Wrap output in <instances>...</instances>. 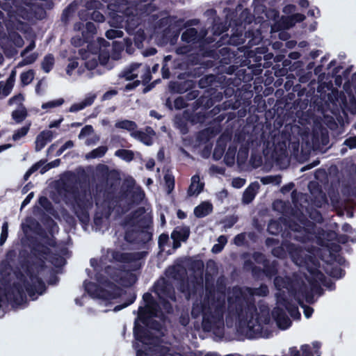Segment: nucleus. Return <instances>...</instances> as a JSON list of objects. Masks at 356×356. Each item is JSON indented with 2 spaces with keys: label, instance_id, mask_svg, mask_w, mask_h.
<instances>
[{
  "label": "nucleus",
  "instance_id": "1",
  "mask_svg": "<svg viewBox=\"0 0 356 356\" xmlns=\"http://www.w3.org/2000/svg\"><path fill=\"white\" fill-rule=\"evenodd\" d=\"M31 253L37 261L24 260L21 263V267L32 283L21 273L24 286L19 282H14L12 286L7 289V300L13 305L19 306L26 302L24 289L31 298H33L36 293L42 295L46 290L45 284L38 274L46 268V260L48 258L54 259L56 254H53L49 248L38 241L32 243Z\"/></svg>",
  "mask_w": 356,
  "mask_h": 356
},
{
  "label": "nucleus",
  "instance_id": "2",
  "mask_svg": "<svg viewBox=\"0 0 356 356\" xmlns=\"http://www.w3.org/2000/svg\"><path fill=\"white\" fill-rule=\"evenodd\" d=\"M207 31L201 30L198 32L195 28L186 29L181 34V40L186 43L193 44H199L198 53L203 57L211 58L214 60L220 59V69L227 74H232L236 70V65L231 64L232 59L236 58V53L231 51L229 47H222L219 49L213 44L216 39L212 37H207Z\"/></svg>",
  "mask_w": 356,
  "mask_h": 356
},
{
  "label": "nucleus",
  "instance_id": "3",
  "mask_svg": "<svg viewBox=\"0 0 356 356\" xmlns=\"http://www.w3.org/2000/svg\"><path fill=\"white\" fill-rule=\"evenodd\" d=\"M309 97L307 89L300 84L293 87L292 91L284 97L277 100L274 107V115H277V121L280 119L281 126L284 121L301 119L309 103Z\"/></svg>",
  "mask_w": 356,
  "mask_h": 356
},
{
  "label": "nucleus",
  "instance_id": "4",
  "mask_svg": "<svg viewBox=\"0 0 356 356\" xmlns=\"http://www.w3.org/2000/svg\"><path fill=\"white\" fill-rule=\"evenodd\" d=\"M105 272L113 282L102 275H97V280L101 284L111 289L112 291L87 280L84 282L86 291L92 297L104 300H111L120 298L122 294V289L115 283L119 284L120 282V279L122 277V272L110 266L106 267Z\"/></svg>",
  "mask_w": 356,
  "mask_h": 356
},
{
  "label": "nucleus",
  "instance_id": "5",
  "mask_svg": "<svg viewBox=\"0 0 356 356\" xmlns=\"http://www.w3.org/2000/svg\"><path fill=\"white\" fill-rule=\"evenodd\" d=\"M63 189L72 196V209L79 220L83 224L88 223L90 220L89 211L93 206L90 193L87 189L80 191L77 184L70 181L63 184Z\"/></svg>",
  "mask_w": 356,
  "mask_h": 356
},
{
  "label": "nucleus",
  "instance_id": "6",
  "mask_svg": "<svg viewBox=\"0 0 356 356\" xmlns=\"http://www.w3.org/2000/svg\"><path fill=\"white\" fill-rule=\"evenodd\" d=\"M236 58H233L232 63L226 65L227 67H229V65H236V70L232 74H228L229 75H232L235 74V77L234 79L232 78H227L225 75H224L225 80L221 81L220 86H218V92H220L222 95V99L225 96L226 98L231 97L234 93V86H238L243 82H248L250 79H252V76L250 74L246 73V70L245 69H239V67H243L248 65L247 61L248 58L243 59L240 58V56H237L236 54Z\"/></svg>",
  "mask_w": 356,
  "mask_h": 356
},
{
  "label": "nucleus",
  "instance_id": "7",
  "mask_svg": "<svg viewBox=\"0 0 356 356\" xmlns=\"http://www.w3.org/2000/svg\"><path fill=\"white\" fill-rule=\"evenodd\" d=\"M191 316L194 318L202 316V327L205 332H210L213 328L214 325L223 318V317L217 316L216 313H213V309L209 305L204 304L203 301L193 304Z\"/></svg>",
  "mask_w": 356,
  "mask_h": 356
},
{
  "label": "nucleus",
  "instance_id": "8",
  "mask_svg": "<svg viewBox=\"0 0 356 356\" xmlns=\"http://www.w3.org/2000/svg\"><path fill=\"white\" fill-rule=\"evenodd\" d=\"M228 307L230 310L234 309L238 316H241L245 309L247 318L250 317L249 320H245L247 326L250 330L252 328L254 325L252 320L254 316L257 314V308L254 303L248 302L244 296L238 294L228 298Z\"/></svg>",
  "mask_w": 356,
  "mask_h": 356
},
{
  "label": "nucleus",
  "instance_id": "9",
  "mask_svg": "<svg viewBox=\"0 0 356 356\" xmlns=\"http://www.w3.org/2000/svg\"><path fill=\"white\" fill-rule=\"evenodd\" d=\"M229 26L232 28L231 35L225 34L222 35L220 39L213 44L218 49V47L224 44L238 46L245 43L246 40V32L245 26L231 25L229 22Z\"/></svg>",
  "mask_w": 356,
  "mask_h": 356
},
{
  "label": "nucleus",
  "instance_id": "10",
  "mask_svg": "<svg viewBox=\"0 0 356 356\" xmlns=\"http://www.w3.org/2000/svg\"><path fill=\"white\" fill-rule=\"evenodd\" d=\"M225 10L227 11L226 18L231 25L245 26L246 24H250L254 19V15L250 10L248 8L243 9L241 3H238L234 10L226 8Z\"/></svg>",
  "mask_w": 356,
  "mask_h": 356
},
{
  "label": "nucleus",
  "instance_id": "11",
  "mask_svg": "<svg viewBox=\"0 0 356 356\" xmlns=\"http://www.w3.org/2000/svg\"><path fill=\"white\" fill-rule=\"evenodd\" d=\"M205 291L206 294L202 301L213 309V313H216L217 316L223 317L225 312V296H218L216 297L213 284H209L207 280L205 284Z\"/></svg>",
  "mask_w": 356,
  "mask_h": 356
},
{
  "label": "nucleus",
  "instance_id": "12",
  "mask_svg": "<svg viewBox=\"0 0 356 356\" xmlns=\"http://www.w3.org/2000/svg\"><path fill=\"white\" fill-rule=\"evenodd\" d=\"M104 8L103 3L99 0H89L85 3V10L79 13L80 19L87 20L90 19L96 22H103L105 19L99 10Z\"/></svg>",
  "mask_w": 356,
  "mask_h": 356
},
{
  "label": "nucleus",
  "instance_id": "13",
  "mask_svg": "<svg viewBox=\"0 0 356 356\" xmlns=\"http://www.w3.org/2000/svg\"><path fill=\"white\" fill-rule=\"evenodd\" d=\"M301 247L288 241H282V244L272 249V254L279 259H285L287 253L293 260H298L302 257Z\"/></svg>",
  "mask_w": 356,
  "mask_h": 356
},
{
  "label": "nucleus",
  "instance_id": "14",
  "mask_svg": "<svg viewBox=\"0 0 356 356\" xmlns=\"http://www.w3.org/2000/svg\"><path fill=\"white\" fill-rule=\"evenodd\" d=\"M221 100L222 95L220 92H218V88H210L206 90L203 95L195 100L194 107L196 109L201 108L206 111Z\"/></svg>",
  "mask_w": 356,
  "mask_h": 356
},
{
  "label": "nucleus",
  "instance_id": "15",
  "mask_svg": "<svg viewBox=\"0 0 356 356\" xmlns=\"http://www.w3.org/2000/svg\"><path fill=\"white\" fill-rule=\"evenodd\" d=\"M303 262L314 280L320 281L325 286H330L329 283L326 282V277L319 270L320 263L316 258L311 255H306Z\"/></svg>",
  "mask_w": 356,
  "mask_h": 356
},
{
  "label": "nucleus",
  "instance_id": "16",
  "mask_svg": "<svg viewBox=\"0 0 356 356\" xmlns=\"http://www.w3.org/2000/svg\"><path fill=\"white\" fill-rule=\"evenodd\" d=\"M220 64L221 63L219 61V65L218 67L219 74H218L217 75L207 74L202 76L198 81V86L200 88H205L206 90H209L210 88H218V86H220L219 84H220L221 81H223V80H225L223 74H227V72L221 70Z\"/></svg>",
  "mask_w": 356,
  "mask_h": 356
},
{
  "label": "nucleus",
  "instance_id": "17",
  "mask_svg": "<svg viewBox=\"0 0 356 356\" xmlns=\"http://www.w3.org/2000/svg\"><path fill=\"white\" fill-rule=\"evenodd\" d=\"M143 300L145 302V306H140L138 307V314H151L152 315L157 316L161 312L159 305L150 293H145L143 296Z\"/></svg>",
  "mask_w": 356,
  "mask_h": 356
},
{
  "label": "nucleus",
  "instance_id": "18",
  "mask_svg": "<svg viewBox=\"0 0 356 356\" xmlns=\"http://www.w3.org/2000/svg\"><path fill=\"white\" fill-rule=\"evenodd\" d=\"M155 292L159 295V298H168L176 301V295L174 287L171 283L165 280L157 282L154 284Z\"/></svg>",
  "mask_w": 356,
  "mask_h": 356
},
{
  "label": "nucleus",
  "instance_id": "19",
  "mask_svg": "<svg viewBox=\"0 0 356 356\" xmlns=\"http://www.w3.org/2000/svg\"><path fill=\"white\" fill-rule=\"evenodd\" d=\"M145 254L144 252H122L118 250H113L111 257L115 261L122 264H130L140 260Z\"/></svg>",
  "mask_w": 356,
  "mask_h": 356
},
{
  "label": "nucleus",
  "instance_id": "20",
  "mask_svg": "<svg viewBox=\"0 0 356 356\" xmlns=\"http://www.w3.org/2000/svg\"><path fill=\"white\" fill-rule=\"evenodd\" d=\"M138 318L134 322V335L136 340L144 344L151 343L154 339L153 334L144 325H140Z\"/></svg>",
  "mask_w": 356,
  "mask_h": 356
},
{
  "label": "nucleus",
  "instance_id": "21",
  "mask_svg": "<svg viewBox=\"0 0 356 356\" xmlns=\"http://www.w3.org/2000/svg\"><path fill=\"white\" fill-rule=\"evenodd\" d=\"M149 222L147 216L138 220V243L146 244L152 239V232L147 230Z\"/></svg>",
  "mask_w": 356,
  "mask_h": 356
},
{
  "label": "nucleus",
  "instance_id": "22",
  "mask_svg": "<svg viewBox=\"0 0 356 356\" xmlns=\"http://www.w3.org/2000/svg\"><path fill=\"white\" fill-rule=\"evenodd\" d=\"M96 33L97 29L94 23L88 22L85 25V29L81 33L82 38H79L77 39L73 38L72 44L76 47H79L84 43L90 42Z\"/></svg>",
  "mask_w": 356,
  "mask_h": 356
},
{
  "label": "nucleus",
  "instance_id": "23",
  "mask_svg": "<svg viewBox=\"0 0 356 356\" xmlns=\"http://www.w3.org/2000/svg\"><path fill=\"white\" fill-rule=\"evenodd\" d=\"M272 316L276 322L277 327L281 330H286L292 324L291 321L286 315L284 310L279 307L273 309L272 311Z\"/></svg>",
  "mask_w": 356,
  "mask_h": 356
},
{
  "label": "nucleus",
  "instance_id": "24",
  "mask_svg": "<svg viewBox=\"0 0 356 356\" xmlns=\"http://www.w3.org/2000/svg\"><path fill=\"white\" fill-rule=\"evenodd\" d=\"M221 110V106L220 105H217L215 106L213 109L211 110L208 113H205L204 112H198L191 115L189 120L193 124H196L198 123L202 124L205 122L207 118L209 117L213 118L218 115Z\"/></svg>",
  "mask_w": 356,
  "mask_h": 356
},
{
  "label": "nucleus",
  "instance_id": "25",
  "mask_svg": "<svg viewBox=\"0 0 356 356\" xmlns=\"http://www.w3.org/2000/svg\"><path fill=\"white\" fill-rule=\"evenodd\" d=\"M130 134L131 137L138 140L144 145L149 146L153 144V139L150 135H155V131L152 127H147L146 133L140 130H136Z\"/></svg>",
  "mask_w": 356,
  "mask_h": 356
},
{
  "label": "nucleus",
  "instance_id": "26",
  "mask_svg": "<svg viewBox=\"0 0 356 356\" xmlns=\"http://www.w3.org/2000/svg\"><path fill=\"white\" fill-rule=\"evenodd\" d=\"M157 316L158 315L154 316L151 314H138V320L147 327L156 331H160L162 328L161 323L153 318Z\"/></svg>",
  "mask_w": 356,
  "mask_h": 356
},
{
  "label": "nucleus",
  "instance_id": "27",
  "mask_svg": "<svg viewBox=\"0 0 356 356\" xmlns=\"http://www.w3.org/2000/svg\"><path fill=\"white\" fill-rule=\"evenodd\" d=\"M277 302L285 308L293 318L297 319L300 318L301 315L298 306L286 297H282L278 299Z\"/></svg>",
  "mask_w": 356,
  "mask_h": 356
},
{
  "label": "nucleus",
  "instance_id": "28",
  "mask_svg": "<svg viewBox=\"0 0 356 356\" xmlns=\"http://www.w3.org/2000/svg\"><path fill=\"white\" fill-rule=\"evenodd\" d=\"M54 138V134L50 130L41 131L35 139V151L39 152L42 149L48 142L51 141Z\"/></svg>",
  "mask_w": 356,
  "mask_h": 356
},
{
  "label": "nucleus",
  "instance_id": "29",
  "mask_svg": "<svg viewBox=\"0 0 356 356\" xmlns=\"http://www.w3.org/2000/svg\"><path fill=\"white\" fill-rule=\"evenodd\" d=\"M16 73V70H13L6 82L0 81V95L3 97H7L11 92L15 85Z\"/></svg>",
  "mask_w": 356,
  "mask_h": 356
},
{
  "label": "nucleus",
  "instance_id": "30",
  "mask_svg": "<svg viewBox=\"0 0 356 356\" xmlns=\"http://www.w3.org/2000/svg\"><path fill=\"white\" fill-rule=\"evenodd\" d=\"M308 290L306 285L302 284L299 287H296L294 284H291L289 289V292L294 299L297 301L300 306H302L304 303V298L305 291Z\"/></svg>",
  "mask_w": 356,
  "mask_h": 356
},
{
  "label": "nucleus",
  "instance_id": "31",
  "mask_svg": "<svg viewBox=\"0 0 356 356\" xmlns=\"http://www.w3.org/2000/svg\"><path fill=\"white\" fill-rule=\"evenodd\" d=\"M289 228L291 231L294 232L293 236H290L291 238L298 241L305 243L307 241L308 236L305 233L306 229L297 222H293L289 225Z\"/></svg>",
  "mask_w": 356,
  "mask_h": 356
},
{
  "label": "nucleus",
  "instance_id": "32",
  "mask_svg": "<svg viewBox=\"0 0 356 356\" xmlns=\"http://www.w3.org/2000/svg\"><path fill=\"white\" fill-rule=\"evenodd\" d=\"M204 184L200 182V176L195 175L191 178V183L188 187L187 193L188 196L199 195L204 189Z\"/></svg>",
  "mask_w": 356,
  "mask_h": 356
},
{
  "label": "nucleus",
  "instance_id": "33",
  "mask_svg": "<svg viewBox=\"0 0 356 356\" xmlns=\"http://www.w3.org/2000/svg\"><path fill=\"white\" fill-rule=\"evenodd\" d=\"M227 22L229 20L225 17V22L220 21V19H214L213 22L211 27V32L213 33V38H216L215 37L220 36L223 33L226 32L228 30L229 24L227 25Z\"/></svg>",
  "mask_w": 356,
  "mask_h": 356
},
{
  "label": "nucleus",
  "instance_id": "34",
  "mask_svg": "<svg viewBox=\"0 0 356 356\" xmlns=\"http://www.w3.org/2000/svg\"><path fill=\"white\" fill-rule=\"evenodd\" d=\"M278 267L279 263L277 260L270 261L268 259L267 262L263 265L264 275L266 277L272 279L278 274Z\"/></svg>",
  "mask_w": 356,
  "mask_h": 356
},
{
  "label": "nucleus",
  "instance_id": "35",
  "mask_svg": "<svg viewBox=\"0 0 356 356\" xmlns=\"http://www.w3.org/2000/svg\"><path fill=\"white\" fill-rule=\"evenodd\" d=\"M190 228L188 226H177L171 233V237H174L182 242H186L190 236Z\"/></svg>",
  "mask_w": 356,
  "mask_h": 356
},
{
  "label": "nucleus",
  "instance_id": "36",
  "mask_svg": "<svg viewBox=\"0 0 356 356\" xmlns=\"http://www.w3.org/2000/svg\"><path fill=\"white\" fill-rule=\"evenodd\" d=\"M195 87V83L192 80H185L180 82H175L173 90L177 93L183 94Z\"/></svg>",
  "mask_w": 356,
  "mask_h": 356
},
{
  "label": "nucleus",
  "instance_id": "37",
  "mask_svg": "<svg viewBox=\"0 0 356 356\" xmlns=\"http://www.w3.org/2000/svg\"><path fill=\"white\" fill-rule=\"evenodd\" d=\"M213 206L211 203L204 202L194 209V215L199 218H204L211 213Z\"/></svg>",
  "mask_w": 356,
  "mask_h": 356
},
{
  "label": "nucleus",
  "instance_id": "38",
  "mask_svg": "<svg viewBox=\"0 0 356 356\" xmlns=\"http://www.w3.org/2000/svg\"><path fill=\"white\" fill-rule=\"evenodd\" d=\"M120 280V282L118 284L119 285L124 288H129L136 284V282L138 280V278L136 275L131 271H127L126 273H122V277Z\"/></svg>",
  "mask_w": 356,
  "mask_h": 356
},
{
  "label": "nucleus",
  "instance_id": "39",
  "mask_svg": "<svg viewBox=\"0 0 356 356\" xmlns=\"http://www.w3.org/2000/svg\"><path fill=\"white\" fill-rule=\"evenodd\" d=\"M95 97V95L89 96L86 97L82 102L79 103L73 104L69 108V111L74 113L81 111L87 106H91L93 104Z\"/></svg>",
  "mask_w": 356,
  "mask_h": 356
},
{
  "label": "nucleus",
  "instance_id": "40",
  "mask_svg": "<svg viewBox=\"0 0 356 356\" xmlns=\"http://www.w3.org/2000/svg\"><path fill=\"white\" fill-rule=\"evenodd\" d=\"M163 179L165 181V185L167 188L168 193H172V191L175 188V177L172 175V172L170 170L168 169L166 170V172L164 174Z\"/></svg>",
  "mask_w": 356,
  "mask_h": 356
},
{
  "label": "nucleus",
  "instance_id": "41",
  "mask_svg": "<svg viewBox=\"0 0 356 356\" xmlns=\"http://www.w3.org/2000/svg\"><path fill=\"white\" fill-rule=\"evenodd\" d=\"M55 59L51 54L46 55L41 63V67L43 71L46 73H49L54 67Z\"/></svg>",
  "mask_w": 356,
  "mask_h": 356
},
{
  "label": "nucleus",
  "instance_id": "42",
  "mask_svg": "<svg viewBox=\"0 0 356 356\" xmlns=\"http://www.w3.org/2000/svg\"><path fill=\"white\" fill-rule=\"evenodd\" d=\"M115 127L133 132L136 131L137 124L134 121L123 120L116 122Z\"/></svg>",
  "mask_w": 356,
  "mask_h": 356
},
{
  "label": "nucleus",
  "instance_id": "43",
  "mask_svg": "<svg viewBox=\"0 0 356 356\" xmlns=\"http://www.w3.org/2000/svg\"><path fill=\"white\" fill-rule=\"evenodd\" d=\"M115 156L120 158L121 159L130 162L134 159V153L132 150L125 149H120L115 151Z\"/></svg>",
  "mask_w": 356,
  "mask_h": 356
},
{
  "label": "nucleus",
  "instance_id": "44",
  "mask_svg": "<svg viewBox=\"0 0 356 356\" xmlns=\"http://www.w3.org/2000/svg\"><path fill=\"white\" fill-rule=\"evenodd\" d=\"M11 115L12 118L16 123H21L26 119L28 115V113L26 108L22 107L21 109H16L13 111Z\"/></svg>",
  "mask_w": 356,
  "mask_h": 356
},
{
  "label": "nucleus",
  "instance_id": "45",
  "mask_svg": "<svg viewBox=\"0 0 356 356\" xmlns=\"http://www.w3.org/2000/svg\"><path fill=\"white\" fill-rule=\"evenodd\" d=\"M267 231L272 235H278L282 231V225L279 221L271 220L268 225Z\"/></svg>",
  "mask_w": 356,
  "mask_h": 356
},
{
  "label": "nucleus",
  "instance_id": "46",
  "mask_svg": "<svg viewBox=\"0 0 356 356\" xmlns=\"http://www.w3.org/2000/svg\"><path fill=\"white\" fill-rule=\"evenodd\" d=\"M108 150L106 146H99L94 149H92L90 152H89L86 157L88 159H96L101 158L105 155Z\"/></svg>",
  "mask_w": 356,
  "mask_h": 356
},
{
  "label": "nucleus",
  "instance_id": "47",
  "mask_svg": "<svg viewBox=\"0 0 356 356\" xmlns=\"http://www.w3.org/2000/svg\"><path fill=\"white\" fill-rule=\"evenodd\" d=\"M34 70H29L26 72H23L20 74V81L23 86H27L32 82L34 79Z\"/></svg>",
  "mask_w": 356,
  "mask_h": 356
},
{
  "label": "nucleus",
  "instance_id": "48",
  "mask_svg": "<svg viewBox=\"0 0 356 356\" xmlns=\"http://www.w3.org/2000/svg\"><path fill=\"white\" fill-rule=\"evenodd\" d=\"M136 299V294L135 292L129 293L126 301L122 304L116 305L114 308V311H115V312L120 311V310L131 305V304H133L135 302Z\"/></svg>",
  "mask_w": 356,
  "mask_h": 356
},
{
  "label": "nucleus",
  "instance_id": "49",
  "mask_svg": "<svg viewBox=\"0 0 356 356\" xmlns=\"http://www.w3.org/2000/svg\"><path fill=\"white\" fill-rule=\"evenodd\" d=\"M256 192L250 186H248L243 192L242 200L245 204H250L254 199Z\"/></svg>",
  "mask_w": 356,
  "mask_h": 356
},
{
  "label": "nucleus",
  "instance_id": "50",
  "mask_svg": "<svg viewBox=\"0 0 356 356\" xmlns=\"http://www.w3.org/2000/svg\"><path fill=\"white\" fill-rule=\"evenodd\" d=\"M30 126L31 123L15 130L12 137L13 140L17 141L25 136L30 129Z\"/></svg>",
  "mask_w": 356,
  "mask_h": 356
},
{
  "label": "nucleus",
  "instance_id": "51",
  "mask_svg": "<svg viewBox=\"0 0 356 356\" xmlns=\"http://www.w3.org/2000/svg\"><path fill=\"white\" fill-rule=\"evenodd\" d=\"M172 60V56L168 55L164 57L163 61V66L161 68L162 77L164 79H169L170 77V68L168 65V62Z\"/></svg>",
  "mask_w": 356,
  "mask_h": 356
},
{
  "label": "nucleus",
  "instance_id": "52",
  "mask_svg": "<svg viewBox=\"0 0 356 356\" xmlns=\"http://www.w3.org/2000/svg\"><path fill=\"white\" fill-rule=\"evenodd\" d=\"M124 239L131 243H138V229L127 230L124 234Z\"/></svg>",
  "mask_w": 356,
  "mask_h": 356
},
{
  "label": "nucleus",
  "instance_id": "53",
  "mask_svg": "<svg viewBox=\"0 0 356 356\" xmlns=\"http://www.w3.org/2000/svg\"><path fill=\"white\" fill-rule=\"evenodd\" d=\"M134 68L131 67L124 70L120 74V77L124 78L127 81H132L138 77V74L134 72Z\"/></svg>",
  "mask_w": 356,
  "mask_h": 356
},
{
  "label": "nucleus",
  "instance_id": "54",
  "mask_svg": "<svg viewBox=\"0 0 356 356\" xmlns=\"http://www.w3.org/2000/svg\"><path fill=\"white\" fill-rule=\"evenodd\" d=\"M145 213V209L143 207H140L134 210L130 214L131 220H137V226L138 227V220L142 218Z\"/></svg>",
  "mask_w": 356,
  "mask_h": 356
},
{
  "label": "nucleus",
  "instance_id": "55",
  "mask_svg": "<svg viewBox=\"0 0 356 356\" xmlns=\"http://www.w3.org/2000/svg\"><path fill=\"white\" fill-rule=\"evenodd\" d=\"M327 273L332 277L339 279V278L343 277L345 275L346 272L341 268H340L339 266H335V267L331 268L330 272H328Z\"/></svg>",
  "mask_w": 356,
  "mask_h": 356
},
{
  "label": "nucleus",
  "instance_id": "56",
  "mask_svg": "<svg viewBox=\"0 0 356 356\" xmlns=\"http://www.w3.org/2000/svg\"><path fill=\"white\" fill-rule=\"evenodd\" d=\"M75 12V6L70 3L63 11L61 19L63 21H67Z\"/></svg>",
  "mask_w": 356,
  "mask_h": 356
},
{
  "label": "nucleus",
  "instance_id": "57",
  "mask_svg": "<svg viewBox=\"0 0 356 356\" xmlns=\"http://www.w3.org/2000/svg\"><path fill=\"white\" fill-rule=\"evenodd\" d=\"M38 58L37 53H32L29 56H26L18 64V67H22L33 63Z\"/></svg>",
  "mask_w": 356,
  "mask_h": 356
},
{
  "label": "nucleus",
  "instance_id": "58",
  "mask_svg": "<svg viewBox=\"0 0 356 356\" xmlns=\"http://www.w3.org/2000/svg\"><path fill=\"white\" fill-rule=\"evenodd\" d=\"M63 103L64 99L63 98L57 99L55 100L47 102L46 103H43L42 105V108L47 109L55 108L61 106Z\"/></svg>",
  "mask_w": 356,
  "mask_h": 356
},
{
  "label": "nucleus",
  "instance_id": "59",
  "mask_svg": "<svg viewBox=\"0 0 356 356\" xmlns=\"http://www.w3.org/2000/svg\"><path fill=\"white\" fill-rule=\"evenodd\" d=\"M309 217L318 223H321L323 221V218L321 213L316 209H311V211L309 212Z\"/></svg>",
  "mask_w": 356,
  "mask_h": 356
},
{
  "label": "nucleus",
  "instance_id": "60",
  "mask_svg": "<svg viewBox=\"0 0 356 356\" xmlns=\"http://www.w3.org/2000/svg\"><path fill=\"white\" fill-rule=\"evenodd\" d=\"M252 257L258 264L264 265L268 261L266 255L261 252H254L252 254Z\"/></svg>",
  "mask_w": 356,
  "mask_h": 356
},
{
  "label": "nucleus",
  "instance_id": "61",
  "mask_svg": "<svg viewBox=\"0 0 356 356\" xmlns=\"http://www.w3.org/2000/svg\"><path fill=\"white\" fill-rule=\"evenodd\" d=\"M105 35L108 39L113 40L115 38H122L124 33L120 30L110 29L106 32Z\"/></svg>",
  "mask_w": 356,
  "mask_h": 356
},
{
  "label": "nucleus",
  "instance_id": "62",
  "mask_svg": "<svg viewBox=\"0 0 356 356\" xmlns=\"http://www.w3.org/2000/svg\"><path fill=\"white\" fill-rule=\"evenodd\" d=\"M274 283L277 287L286 288L288 290L291 284H293L292 283L286 282L283 277L277 275L275 277Z\"/></svg>",
  "mask_w": 356,
  "mask_h": 356
},
{
  "label": "nucleus",
  "instance_id": "63",
  "mask_svg": "<svg viewBox=\"0 0 356 356\" xmlns=\"http://www.w3.org/2000/svg\"><path fill=\"white\" fill-rule=\"evenodd\" d=\"M123 22V19L121 16L118 15H114L112 16L109 20V24L111 26L115 28H119L122 26V24Z\"/></svg>",
  "mask_w": 356,
  "mask_h": 356
},
{
  "label": "nucleus",
  "instance_id": "64",
  "mask_svg": "<svg viewBox=\"0 0 356 356\" xmlns=\"http://www.w3.org/2000/svg\"><path fill=\"white\" fill-rule=\"evenodd\" d=\"M213 134V128L208 127L199 132L198 138L200 139L209 140Z\"/></svg>",
  "mask_w": 356,
  "mask_h": 356
}]
</instances>
